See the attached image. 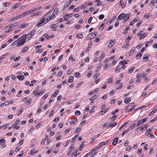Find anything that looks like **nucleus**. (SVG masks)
<instances>
[{"label": "nucleus", "instance_id": "49", "mask_svg": "<svg viewBox=\"0 0 157 157\" xmlns=\"http://www.w3.org/2000/svg\"><path fill=\"white\" fill-rule=\"evenodd\" d=\"M134 69V67H131V68L129 70L128 72L130 73H132V72L133 71Z\"/></svg>", "mask_w": 157, "mask_h": 157}, {"label": "nucleus", "instance_id": "39", "mask_svg": "<svg viewBox=\"0 0 157 157\" xmlns=\"http://www.w3.org/2000/svg\"><path fill=\"white\" fill-rule=\"evenodd\" d=\"M105 54L103 53L101 54V56H100L99 58V60L101 61L104 57L105 56Z\"/></svg>", "mask_w": 157, "mask_h": 157}, {"label": "nucleus", "instance_id": "54", "mask_svg": "<svg viewBox=\"0 0 157 157\" xmlns=\"http://www.w3.org/2000/svg\"><path fill=\"white\" fill-rule=\"evenodd\" d=\"M86 123V121L85 120L81 122L80 123V126H82V125Z\"/></svg>", "mask_w": 157, "mask_h": 157}, {"label": "nucleus", "instance_id": "37", "mask_svg": "<svg viewBox=\"0 0 157 157\" xmlns=\"http://www.w3.org/2000/svg\"><path fill=\"white\" fill-rule=\"evenodd\" d=\"M148 59V56H147V55H144V56L143 59L144 60H147Z\"/></svg>", "mask_w": 157, "mask_h": 157}, {"label": "nucleus", "instance_id": "33", "mask_svg": "<svg viewBox=\"0 0 157 157\" xmlns=\"http://www.w3.org/2000/svg\"><path fill=\"white\" fill-rule=\"evenodd\" d=\"M129 42L128 41H127L125 44L124 45V47L125 48H127L129 46Z\"/></svg>", "mask_w": 157, "mask_h": 157}, {"label": "nucleus", "instance_id": "6", "mask_svg": "<svg viewBox=\"0 0 157 157\" xmlns=\"http://www.w3.org/2000/svg\"><path fill=\"white\" fill-rule=\"evenodd\" d=\"M130 16V13H128L126 14L125 16V18H124V19L123 20V22L124 23L126 22L129 19Z\"/></svg>", "mask_w": 157, "mask_h": 157}, {"label": "nucleus", "instance_id": "35", "mask_svg": "<svg viewBox=\"0 0 157 157\" xmlns=\"http://www.w3.org/2000/svg\"><path fill=\"white\" fill-rule=\"evenodd\" d=\"M142 22L143 21L142 20H139L138 23L136 24V26L137 27H139L140 26V25L142 23Z\"/></svg>", "mask_w": 157, "mask_h": 157}, {"label": "nucleus", "instance_id": "26", "mask_svg": "<svg viewBox=\"0 0 157 157\" xmlns=\"http://www.w3.org/2000/svg\"><path fill=\"white\" fill-rule=\"evenodd\" d=\"M24 44V42H21V41H19V42H18V43L17 44V46L20 47V46H21L22 45Z\"/></svg>", "mask_w": 157, "mask_h": 157}, {"label": "nucleus", "instance_id": "9", "mask_svg": "<svg viewBox=\"0 0 157 157\" xmlns=\"http://www.w3.org/2000/svg\"><path fill=\"white\" fill-rule=\"evenodd\" d=\"M125 13H122L120 14L118 17L117 20L118 21H121L124 17Z\"/></svg>", "mask_w": 157, "mask_h": 157}, {"label": "nucleus", "instance_id": "22", "mask_svg": "<svg viewBox=\"0 0 157 157\" xmlns=\"http://www.w3.org/2000/svg\"><path fill=\"white\" fill-rule=\"evenodd\" d=\"M157 109H154L152 111L150 112L149 114V116H151L153 115V114L156 112Z\"/></svg>", "mask_w": 157, "mask_h": 157}, {"label": "nucleus", "instance_id": "27", "mask_svg": "<svg viewBox=\"0 0 157 157\" xmlns=\"http://www.w3.org/2000/svg\"><path fill=\"white\" fill-rule=\"evenodd\" d=\"M97 98V95H94L92 96L90 99V100L91 101H92L96 99Z\"/></svg>", "mask_w": 157, "mask_h": 157}, {"label": "nucleus", "instance_id": "15", "mask_svg": "<svg viewBox=\"0 0 157 157\" xmlns=\"http://www.w3.org/2000/svg\"><path fill=\"white\" fill-rule=\"evenodd\" d=\"M114 43L111 40H109V44L108 46L109 48H112L113 47V45L114 44Z\"/></svg>", "mask_w": 157, "mask_h": 157}, {"label": "nucleus", "instance_id": "52", "mask_svg": "<svg viewBox=\"0 0 157 157\" xmlns=\"http://www.w3.org/2000/svg\"><path fill=\"white\" fill-rule=\"evenodd\" d=\"M147 118H144L142 119L141 120H140V121H141V122L142 123H143L144 122H146V121H147Z\"/></svg>", "mask_w": 157, "mask_h": 157}, {"label": "nucleus", "instance_id": "57", "mask_svg": "<svg viewBox=\"0 0 157 157\" xmlns=\"http://www.w3.org/2000/svg\"><path fill=\"white\" fill-rule=\"evenodd\" d=\"M54 112V111H51L50 112V114H49V116H50V117H51L53 115Z\"/></svg>", "mask_w": 157, "mask_h": 157}, {"label": "nucleus", "instance_id": "59", "mask_svg": "<svg viewBox=\"0 0 157 157\" xmlns=\"http://www.w3.org/2000/svg\"><path fill=\"white\" fill-rule=\"evenodd\" d=\"M24 110V109H23V108H22V109H21L19 110V111H18V115H20V114H21L22 112Z\"/></svg>", "mask_w": 157, "mask_h": 157}, {"label": "nucleus", "instance_id": "34", "mask_svg": "<svg viewBox=\"0 0 157 157\" xmlns=\"http://www.w3.org/2000/svg\"><path fill=\"white\" fill-rule=\"evenodd\" d=\"M44 93L42 91H40V92H38L37 94H35V96L36 97H37L38 96L40 95V94H42Z\"/></svg>", "mask_w": 157, "mask_h": 157}, {"label": "nucleus", "instance_id": "11", "mask_svg": "<svg viewBox=\"0 0 157 157\" xmlns=\"http://www.w3.org/2000/svg\"><path fill=\"white\" fill-rule=\"evenodd\" d=\"M133 128H128L127 130H124L122 133V135L123 136L125 134L128 133L129 131L132 130Z\"/></svg>", "mask_w": 157, "mask_h": 157}, {"label": "nucleus", "instance_id": "42", "mask_svg": "<svg viewBox=\"0 0 157 157\" xmlns=\"http://www.w3.org/2000/svg\"><path fill=\"white\" fill-rule=\"evenodd\" d=\"M96 150V149H95H95H93L91 150L90 152L88 153V154L89 155H90L91 154H92L93 153L95 150Z\"/></svg>", "mask_w": 157, "mask_h": 157}, {"label": "nucleus", "instance_id": "4", "mask_svg": "<svg viewBox=\"0 0 157 157\" xmlns=\"http://www.w3.org/2000/svg\"><path fill=\"white\" fill-rule=\"evenodd\" d=\"M13 27L10 26H8L5 29V32L6 33L10 32L12 30V29Z\"/></svg>", "mask_w": 157, "mask_h": 157}, {"label": "nucleus", "instance_id": "60", "mask_svg": "<svg viewBox=\"0 0 157 157\" xmlns=\"http://www.w3.org/2000/svg\"><path fill=\"white\" fill-rule=\"evenodd\" d=\"M147 94V93L146 92H144L142 94L141 96L144 97Z\"/></svg>", "mask_w": 157, "mask_h": 157}, {"label": "nucleus", "instance_id": "28", "mask_svg": "<svg viewBox=\"0 0 157 157\" xmlns=\"http://www.w3.org/2000/svg\"><path fill=\"white\" fill-rule=\"evenodd\" d=\"M142 55V54H141L140 53H138L136 56V59H139L141 57Z\"/></svg>", "mask_w": 157, "mask_h": 157}, {"label": "nucleus", "instance_id": "32", "mask_svg": "<svg viewBox=\"0 0 157 157\" xmlns=\"http://www.w3.org/2000/svg\"><path fill=\"white\" fill-rule=\"evenodd\" d=\"M43 36L44 37L47 39H49L50 38V36H48V34L47 33L45 34Z\"/></svg>", "mask_w": 157, "mask_h": 157}, {"label": "nucleus", "instance_id": "45", "mask_svg": "<svg viewBox=\"0 0 157 157\" xmlns=\"http://www.w3.org/2000/svg\"><path fill=\"white\" fill-rule=\"evenodd\" d=\"M19 3H17L15 5H14L13 7V8L15 9L19 7Z\"/></svg>", "mask_w": 157, "mask_h": 157}, {"label": "nucleus", "instance_id": "16", "mask_svg": "<svg viewBox=\"0 0 157 157\" xmlns=\"http://www.w3.org/2000/svg\"><path fill=\"white\" fill-rule=\"evenodd\" d=\"M71 4L68 1L67 2L66 4L65 5L64 7H63V10H66L68 6Z\"/></svg>", "mask_w": 157, "mask_h": 157}, {"label": "nucleus", "instance_id": "38", "mask_svg": "<svg viewBox=\"0 0 157 157\" xmlns=\"http://www.w3.org/2000/svg\"><path fill=\"white\" fill-rule=\"evenodd\" d=\"M81 128H77L75 131V134L78 133L81 131Z\"/></svg>", "mask_w": 157, "mask_h": 157}, {"label": "nucleus", "instance_id": "40", "mask_svg": "<svg viewBox=\"0 0 157 157\" xmlns=\"http://www.w3.org/2000/svg\"><path fill=\"white\" fill-rule=\"evenodd\" d=\"M26 12L27 13V15H28L29 14H31L33 12V10H31L29 11H26Z\"/></svg>", "mask_w": 157, "mask_h": 157}, {"label": "nucleus", "instance_id": "23", "mask_svg": "<svg viewBox=\"0 0 157 157\" xmlns=\"http://www.w3.org/2000/svg\"><path fill=\"white\" fill-rule=\"evenodd\" d=\"M59 92L58 90L56 91L55 92L53 93L51 97L52 98H54L56 97V95L58 94Z\"/></svg>", "mask_w": 157, "mask_h": 157}, {"label": "nucleus", "instance_id": "50", "mask_svg": "<svg viewBox=\"0 0 157 157\" xmlns=\"http://www.w3.org/2000/svg\"><path fill=\"white\" fill-rule=\"evenodd\" d=\"M19 42V40H18V39L17 40H15V41H14L12 44H11L12 45H15V44H16L17 43H18V42Z\"/></svg>", "mask_w": 157, "mask_h": 157}, {"label": "nucleus", "instance_id": "43", "mask_svg": "<svg viewBox=\"0 0 157 157\" xmlns=\"http://www.w3.org/2000/svg\"><path fill=\"white\" fill-rule=\"evenodd\" d=\"M75 114L76 116H79L80 114V112L79 110H76L75 113Z\"/></svg>", "mask_w": 157, "mask_h": 157}, {"label": "nucleus", "instance_id": "5", "mask_svg": "<svg viewBox=\"0 0 157 157\" xmlns=\"http://www.w3.org/2000/svg\"><path fill=\"white\" fill-rule=\"evenodd\" d=\"M117 123L115 122H111L109 123L108 124V125L107 126V128H110L112 127L113 128L115 126V125L117 124Z\"/></svg>", "mask_w": 157, "mask_h": 157}, {"label": "nucleus", "instance_id": "29", "mask_svg": "<svg viewBox=\"0 0 157 157\" xmlns=\"http://www.w3.org/2000/svg\"><path fill=\"white\" fill-rule=\"evenodd\" d=\"M76 36L79 39H81L83 37V34L81 33H79Z\"/></svg>", "mask_w": 157, "mask_h": 157}, {"label": "nucleus", "instance_id": "1", "mask_svg": "<svg viewBox=\"0 0 157 157\" xmlns=\"http://www.w3.org/2000/svg\"><path fill=\"white\" fill-rule=\"evenodd\" d=\"M49 21V20L48 18H43L41 19L40 22L37 24V26L39 27H41L44 24L47 23Z\"/></svg>", "mask_w": 157, "mask_h": 157}, {"label": "nucleus", "instance_id": "46", "mask_svg": "<svg viewBox=\"0 0 157 157\" xmlns=\"http://www.w3.org/2000/svg\"><path fill=\"white\" fill-rule=\"evenodd\" d=\"M59 9L58 8H56V9L54 11L53 13L55 14H57L58 13Z\"/></svg>", "mask_w": 157, "mask_h": 157}, {"label": "nucleus", "instance_id": "58", "mask_svg": "<svg viewBox=\"0 0 157 157\" xmlns=\"http://www.w3.org/2000/svg\"><path fill=\"white\" fill-rule=\"evenodd\" d=\"M156 120H157V117H155V118H154L152 120H151L150 122V123H152V122H154Z\"/></svg>", "mask_w": 157, "mask_h": 157}, {"label": "nucleus", "instance_id": "19", "mask_svg": "<svg viewBox=\"0 0 157 157\" xmlns=\"http://www.w3.org/2000/svg\"><path fill=\"white\" fill-rule=\"evenodd\" d=\"M118 139L117 138H115L113 140V141L112 143V144L114 146L116 145L118 141Z\"/></svg>", "mask_w": 157, "mask_h": 157}, {"label": "nucleus", "instance_id": "36", "mask_svg": "<svg viewBox=\"0 0 157 157\" xmlns=\"http://www.w3.org/2000/svg\"><path fill=\"white\" fill-rule=\"evenodd\" d=\"M135 48H134L131 49L129 52V54L130 55L133 53L135 51Z\"/></svg>", "mask_w": 157, "mask_h": 157}, {"label": "nucleus", "instance_id": "31", "mask_svg": "<svg viewBox=\"0 0 157 157\" xmlns=\"http://www.w3.org/2000/svg\"><path fill=\"white\" fill-rule=\"evenodd\" d=\"M107 111L106 109H105L104 110L103 109L100 112V113H101V115H103L104 113H105Z\"/></svg>", "mask_w": 157, "mask_h": 157}, {"label": "nucleus", "instance_id": "13", "mask_svg": "<svg viewBox=\"0 0 157 157\" xmlns=\"http://www.w3.org/2000/svg\"><path fill=\"white\" fill-rule=\"evenodd\" d=\"M42 13V11H40L39 12L35 13H34L32 14L31 16L32 17H36L37 16L40 15V14H41Z\"/></svg>", "mask_w": 157, "mask_h": 157}, {"label": "nucleus", "instance_id": "62", "mask_svg": "<svg viewBox=\"0 0 157 157\" xmlns=\"http://www.w3.org/2000/svg\"><path fill=\"white\" fill-rule=\"evenodd\" d=\"M62 96L59 95L57 98V100L58 101H60L62 99Z\"/></svg>", "mask_w": 157, "mask_h": 157}, {"label": "nucleus", "instance_id": "10", "mask_svg": "<svg viewBox=\"0 0 157 157\" xmlns=\"http://www.w3.org/2000/svg\"><path fill=\"white\" fill-rule=\"evenodd\" d=\"M145 74L143 72L142 73H139L136 76V78L139 79V78L140 77H145Z\"/></svg>", "mask_w": 157, "mask_h": 157}, {"label": "nucleus", "instance_id": "21", "mask_svg": "<svg viewBox=\"0 0 157 157\" xmlns=\"http://www.w3.org/2000/svg\"><path fill=\"white\" fill-rule=\"evenodd\" d=\"M16 77L18 79L21 81L23 80L24 78V77L23 75H17Z\"/></svg>", "mask_w": 157, "mask_h": 157}, {"label": "nucleus", "instance_id": "44", "mask_svg": "<svg viewBox=\"0 0 157 157\" xmlns=\"http://www.w3.org/2000/svg\"><path fill=\"white\" fill-rule=\"evenodd\" d=\"M129 29V26H128V27H127L126 28V29H125V30H124V31L123 32V34H124V35H125V34L126 33H127V30H128V29Z\"/></svg>", "mask_w": 157, "mask_h": 157}, {"label": "nucleus", "instance_id": "51", "mask_svg": "<svg viewBox=\"0 0 157 157\" xmlns=\"http://www.w3.org/2000/svg\"><path fill=\"white\" fill-rule=\"evenodd\" d=\"M80 7H78L77 8H76L74 9L73 10V11L74 12H77L79 10V9Z\"/></svg>", "mask_w": 157, "mask_h": 157}, {"label": "nucleus", "instance_id": "61", "mask_svg": "<svg viewBox=\"0 0 157 157\" xmlns=\"http://www.w3.org/2000/svg\"><path fill=\"white\" fill-rule=\"evenodd\" d=\"M112 78H109L108 80V82L109 83H111L112 82Z\"/></svg>", "mask_w": 157, "mask_h": 157}, {"label": "nucleus", "instance_id": "12", "mask_svg": "<svg viewBox=\"0 0 157 157\" xmlns=\"http://www.w3.org/2000/svg\"><path fill=\"white\" fill-rule=\"evenodd\" d=\"M104 145H105V143H103V142L100 143L98 147L95 148V149L98 150L100 149Z\"/></svg>", "mask_w": 157, "mask_h": 157}, {"label": "nucleus", "instance_id": "48", "mask_svg": "<svg viewBox=\"0 0 157 157\" xmlns=\"http://www.w3.org/2000/svg\"><path fill=\"white\" fill-rule=\"evenodd\" d=\"M104 18V15L103 14H101L99 16V18L100 20H102Z\"/></svg>", "mask_w": 157, "mask_h": 157}, {"label": "nucleus", "instance_id": "17", "mask_svg": "<svg viewBox=\"0 0 157 157\" xmlns=\"http://www.w3.org/2000/svg\"><path fill=\"white\" fill-rule=\"evenodd\" d=\"M77 121V119H73L71 121L70 124L71 125L74 124Z\"/></svg>", "mask_w": 157, "mask_h": 157}, {"label": "nucleus", "instance_id": "47", "mask_svg": "<svg viewBox=\"0 0 157 157\" xmlns=\"http://www.w3.org/2000/svg\"><path fill=\"white\" fill-rule=\"evenodd\" d=\"M104 25L103 24H102L100 26L99 28V30H102V29H103V28H104Z\"/></svg>", "mask_w": 157, "mask_h": 157}, {"label": "nucleus", "instance_id": "24", "mask_svg": "<svg viewBox=\"0 0 157 157\" xmlns=\"http://www.w3.org/2000/svg\"><path fill=\"white\" fill-rule=\"evenodd\" d=\"M29 49V48L28 47H26L24 48L22 50L21 52L22 53H24L25 52H26Z\"/></svg>", "mask_w": 157, "mask_h": 157}, {"label": "nucleus", "instance_id": "41", "mask_svg": "<svg viewBox=\"0 0 157 157\" xmlns=\"http://www.w3.org/2000/svg\"><path fill=\"white\" fill-rule=\"evenodd\" d=\"M143 124V123L141 122V121H140V120H139L138 121L137 123V124L136 125V126L138 127L140 125V124Z\"/></svg>", "mask_w": 157, "mask_h": 157}, {"label": "nucleus", "instance_id": "14", "mask_svg": "<svg viewBox=\"0 0 157 157\" xmlns=\"http://www.w3.org/2000/svg\"><path fill=\"white\" fill-rule=\"evenodd\" d=\"M131 100L130 98H126L124 100V102L125 103H128L130 102Z\"/></svg>", "mask_w": 157, "mask_h": 157}, {"label": "nucleus", "instance_id": "8", "mask_svg": "<svg viewBox=\"0 0 157 157\" xmlns=\"http://www.w3.org/2000/svg\"><path fill=\"white\" fill-rule=\"evenodd\" d=\"M28 25L29 24L28 23L22 24L18 26V28L21 29L25 28L28 26Z\"/></svg>", "mask_w": 157, "mask_h": 157}, {"label": "nucleus", "instance_id": "30", "mask_svg": "<svg viewBox=\"0 0 157 157\" xmlns=\"http://www.w3.org/2000/svg\"><path fill=\"white\" fill-rule=\"evenodd\" d=\"M41 7H40L37 8H35L34 9H33V12H35L36 11H37L40 9Z\"/></svg>", "mask_w": 157, "mask_h": 157}, {"label": "nucleus", "instance_id": "55", "mask_svg": "<svg viewBox=\"0 0 157 157\" xmlns=\"http://www.w3.org/2000/svg\"><path fill=\"white\" fill-rule=\"evenodd\" d=\"M83 83L82 82H81L80 83H78L77 84V86H76L75 87V88H78L80 86L82 85V84Z\"/></svg>", "mask_w": 157, "mask_h": 157}, {"label": "nucleus", "instance_id": "56", "mask_svg": "<svg viewBox=\"0 0 157 157\" xmlns=\"http://www.w3.org/2000/svg\"><path fill=\"white\" fill-rule=\"evenodd\" d=\"M59 117H57L56 118H55L53 121V122H55L56 121H59Z\"/></svg>", "mask_w": 157, "mask_h": 157}, {"label": "nucleus", "instance_id": "20", "mask_svg": "<svg viewBox=\"0 0 157 157\" xmlns=\"http://www.w3.org/2000/svg\"><path fill=\"white\" fill-rule=\"evenodd\" d=\"M79 136V134L78 133H77L75 134L74 137L71 140V142H74L75 141V139L78 136Z\"/></svg>", "mask_w": 157, "mask_h": 157}, {"label": "nucleus", "instance_id": "2", "mask_svg": "<svg viewBox=\"0 0 157 157\" xmlns=\"http://www.w3.org/2000/svg\"><path fill=\"white\" fill-rule=\"evenodd\" d=\"M97 35V33L96 32L88 34L86 37V39L87 40H89L93 39Z\"/></svg>", "mask_w": 157, "mask_h": 157}, {"label": "nucleus", "instance_id": "25", "mask_svg": "<svg viewBox=\"0 0 157 157\" xmlns=\"http://www.w3.org/2000/svg\"><path fill=\"white\" fill-rule=\"evenodd\" d=\"M55 16H56L55 14H54V13H53L51 16L50 17H49V19H48L49 20H50L52 19H53V18H54L55 17Z\"/></svg>", "mask_w": 157, "mask_h": 157}, {"label": "nucleus", "instance_id": "64", "mask_svg": "<svg viewBox=\"0 0 157 157\" xmlns=\"http://www.w3.org/2000/svg\"><path fill=\"white\" fill-rule=\"evenodd\" d=\"M75 6L74 5H73L71 6L69 8V10H72L75 7Z\"/></svg>", "mask_w": 157, "mask_h": 157}, {"label": "nucleus", "instance_id": "53", "mask_svg": "<svg viewBox=\"0 0 157 157\" xmlns=\"http://www.w3.org/2000/svg\"><path fill=\"white\" fill-rule=\"evenodd\" d=\"M144 128H137L136 131H142L144 130Z\"/></svg>", "mask_w": 157, "mask_h": 157}, {"label": "nucleus", "instance_id": "3", "mask_svg": "<svg viewBox=\"0 0 157 157\" xmlns=\"http://www.w3.org/2000/svg\"><path fill=\"white\" fill-rule=\"evenodd\" d=\"M26 36L27 35L25 34L18 39L19 41H21L22 42H24V44L26 41V39H27V37H26Z\"/></svg>", "mask_w": 157, "mask_h": 157}, {"label": "nucleus", "instance_id": "63", "mask_svg": "<svg viewBox=\"0 0 157 157\" xmlns=\"http://www.w3.org/2000/svg\"><path fill=\"white\" fill-rule=\"evenodd\" d=\"M21 14V15L22 17L26 16L27 15L26 12L22 13Z\"/></svg>", "mask_w": 157, "mask_h": 157}, {"label": "nucleus", "instance_id": "7", "mask_svg": "<svg viewBox=\"0 0 157 157\" xmlns=\"http://www.w3.org/2000/svg\"><path fill=\"white\" fill-rule=\"evenodd\" d=\"M36 32L35 30H32L29 34H28V35H30V36L27 37L28 40L30 39V38L33 36L34 33Z\"/></svg>", "mask_w": 157, "mask_h": 157}, {"label": "nucleus", "instance_id": "18", "mask_svg": "<svg viewBox=\"0 0 157 157\" xmlns=\"http://www.w3.org/2000/svg\"><path fill=\"white\" fill-rule=\"evenodd\" d=\"M74 80V77L73 76H71L68 79V82L69 83H71Z\"/></svg>", "mask_w": 157, "mask_h": 157}]
</instances>
